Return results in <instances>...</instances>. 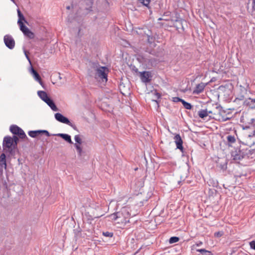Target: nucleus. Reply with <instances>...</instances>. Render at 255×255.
<instances>
[{
  "mask_svg": "<svg viewBox=\"0 0 255 255\" xmlns=\"http://www.w3.org/2000/svg\"><path fill=\"white\" fill-rule=\"evenodd\" d=\"M93 3V0H80L78 5L72 4V13L69 14L67 20L69 23H73L75 25L78 35L81 31V15L87 14L91 11Z\"/></svg>",
  "mask_w": 255,
  "mask_h": 255,
  "instance_id": "nucleus-1",
  "label": "nucleus"
},
{
  "mask_svg": "<svg viewBox=\"0 0 255 255\" xmlns=\"http://www.w3.org/2000/svg\"><path fill=\"white\" fill-rule=\"evenodd\" d=\"M110 217L115 221L116 224H119L121 227L129 222V214L125 207L123 208L121 211L111 214Z\"/></svg>",
  "mask_w": 255,
  "mask_h": 255,
  "instance_id": "nucleus-2",
  "label": "nucleus"
},
{
  "mask_svg": "<svg viewBox=\"0 0 255 255\" xmlns=\"http://www.w3.org/2000/svg\"><path fill=\"white\" fill-rule=\"evenodd\" d=\"M2 147L5 152H8L10 155L14 154L16 149L14 147L11 137L6 136L3 138Z\"/></svg>",
  "mask_w": 255,
  "mask_h": 255,
  "instance_id": "nucleus-3",
  "label": "nucleus"
},
{
  "mask_svg": "<svg viewBox=\"0 0 255 255\" xmlns=\"http://www.w3.org/2000/svg\"><path fill=\"white\" fill-rule=\"evenodd\" d=\"M96 71L95 74V78L97 80H101L103 82H107L108 80L107 74L109 72L108 69L106 67H101L98 68L94 67Z\"/></svg>",
  "mask_w": 255,
  "mask_h": 255,
  "instance_id": "nucleus-4",
  "label": "nucleus"
},
{
  "mask_svg": "<svg viewBox=\"0 0 255 255\" xmlns=\"http://www.w3.org/2000/svg\"><path fill=\"white\" fill-rule=\"evenodd\" d=\"M10 131L14 134V135H18L20 138H27L24 131L16 125L11 126L10 127Z\"/></svg>",
  "mask_w": 255,
  "mask_h": 255,
  "instance_id": "nucleus-5",
  "label": "nucleus"
},
{
  "mask_svg": "<svg viewBox=\"0 0 255 255\" xmlns=\"http://www.w3.org/2000/svg\"><path fill=\"white\" fill-rule=\"evenodd\" d=\"M137 59L140 60L141 63L148 66H154L157 64V60L155 58H150L139 55Z\"/></svg>",
  "mask_w": 255,
  "mask_h": 255,
  "instance_id": "nucleus-6",
  "label": "nucleus"
},
{
  "mask_svg": "<svg viewBox=\"0 0 255 255\" xmlns=\"http://www.w3.org/2000/svg\"><path fill=\"white\" fill-rule=\"evenodd\" d=\"M5 45L10 49H12L15 46V41L13 37L9 34L5 35L3 37Z\"/></svg>",
  "mask_w": 255,
  "mask_h": 255,
  "instance_id": "nucleus-7",
  "label": "nucleus"
},
{
  "mask_svg": "<svg viewBox=\"0 0 255 255\" xmlns=\"http://www.w3.org/2000/svg\"><path fill=\"white\" fill-rule=\"evenodd\" d=\"M74 139L76 142V143L74 144V146L77 150L78 155L81 156L83 153L82 148L80 146V144L82 142V139L80 138L79 135H76L74 137Z\"/></svg>",
  "mask_w": 255,
  "mask_h": 255,
  "instance_id": "nucleus-8",
  "label": "nucleus"
},
{
  "mask_svg": "<svg viewBox=\"0 0 255 255\" xmlns=\"http://www.w3.org/2000/svg\"><path fill=\"white\" fill-rule=\"evenodd\" d=\"M141 81L143 83H148L151 81V74L149 71H143L138 72Z\"/></svg>",
  "mask_w": 255,
  "mask_h": 255,
  "instance_id": "nucleus-9",
  "label": "nucleus"
},
{
  "mask_svg": "<svg viewBox=\"0 0 255 255\" xmlns=\"http://www.w3.org/2000/svg\"><path fill=\"white\" fill-rule=\"evenodd\" d=\"M54 117L57 121L63 124H67L69 126H72V124L69 119L67 118L64 117L61 114L58 113H56L54 115Z\"/></svg>",
  "mask_w": 255,
  "mask_h": 255,
  "instance_id": "nucleus-10",
  "label": "nucleus"
},
{
  "mask_svg": "<svg viewBox=\"0 0 255 255\" xmlns=\"http://www.w3.org/2000/svg\"><path fill=\"white\" fill-rule=\"evenodd\" d=\"M41 133H45L47 136H50L49 132L46 130H30L28 132V135L31 137H36Z\"/></svg>",
  "mask_w": 255,
  "mask_h": 255,
  "instance_id": "nucleus-11",
  "label": "nucleus"
},
{
  "mask_svg": "<svg viewBox=\"0 0 255 255\" xmlns=\"http://www.w3.org/2000/svg\"><path fill=\"white\" fill-rule=\"evenodd\" d=\"M231 156L234 160L239 161L244 158L243 152L239 149H236L232 151Z\"/></svg>",
  "mask_w": 255,
  "mask_h": 255,
  "instance_id": "nucleus-12",
  "label": "nucleus"
},
{
  "mask_svg": "<svg viewBox=\"0 0 255 255\" xmlns=\"http://www.w3.org/2000/svg\"><path fill=\"white\" fill-rule=\"evenodd\" d=\"M7 164L6 162V156L5 153H2L0 154V172L3 173V170L6 169Z\"/></svg>",
  "mask_w": 255,
  "mask_h": 255,
  "instance_id": "nucleus-13",
  "label": "nucleus"
},
{
  "mask_svg": "<svg viewBox=\"0 0 255 255\" xmlns=\"http://www.w3.org/2000/svg\"><path fill=\"white\" fill-rule=\"evenodd\" d=\"M174 142L176 145L177 148L180 149L182 152H183V141L180 135L178 134H176L174 137Z\"/></svg>",
  "mask_w": 255,
  "mask_h": 255,
  "instance_id": "nucleus-14",
  "label": "nucleus"
},
{
  "mask_svg": "<svg viewBox=\"0 0 255 255\" xmlns=\"http://www.w3.org/2000/svg\"><path fill=\"white\" fill-rule=\"evenodd\" d=\"M30 72L31 74L33 75L34 78L35 80L39 82V83L42 85V82L40 78V76H39V74L37 73V72L32 67H31L30 69Z\"/></svg>",
  "mask_w": 255,
  "mask_h": 255,
  "instance_id": "nucleus-15",
  "label": "nucleus"
},
{
  "mask_svg": "<svg viewBox=\"0 0 255 255\" xmlns=\"http://www.w3.org/2000/svg\"><path fill=\"white\" fill-rule=\"evenodd\" d=\"M55 135L61 137L63 139H64L65 141L68 142V143L70 144H73V142L71 140V136L68 134L66 133H58L55 134Z\"/></svg>",
  "mask_w": 255,
  "mask_h": 255,
  "instance_id": "nucleus-16",
  "label": "nucleus"
},
{
  "mask_svg": "<svg viewBox=\"0 0 255 255\" xmlns=\"http://www.w3.org/2000/svg\"><path fill=\"white\" fill-rule=\"evenodd\" d=\"M45 102L51 108V109L53 111H58V109L57 108L55 104H54V102L49 97L48 98V99H47L46 100V101Z\"/></svg>",
  "mask_w": 255,
  "mask_h": 255,
  "instance_id": "nucleus-17",
  "label": "nucleus"
},
{
  "mask_svg": "<svg viewBox=\"0 0 255 255\" xmlns=\"http://www.w3.org/2000/svg\"><path fill=\"white\" fill-rule=\"evenodd\" d=\"M244 104L249 106L252 109H255V99L250 98L244 102Z\"/></svg>",
  "mask_w": 255,
  "mask_h": 255,
  "instance_id": "nucleus-18",
  "label": "nucleus"
},
{
  "mask_svg": "<svg viewBox=\"0 0 255 255\" xmlns=\"http://www.w3.org/2000/svg\"><path fill=\"white\" fill-rule=\"evenodd\" d=\"M205 87V85L203 83L198 84L196 86L195 89L194 90L193 93L199 94V93H201L204 90Z\"/></svg>",
  "mask_w": 255,
  "mask_h": 255,
  "instance_id": "nucleus-19",
  "label": "nucleus"
},
{
  "mask_svg": "<svg viewBox=\"0 0 255 255\" xmlns=\"http://www.w3.org/2000/svg\"><path fill=\"white\" fill-rule=\"evenodd\" d=\"M17 11L18 16L17 24L23 23V21L25 23H27L26 20L25 19V18L24 16H23V15L22 14V13L21 12L20 10L19 9H18L17 10Z\"/></svg>",
  "mask_w": 255,
  "mask_h": 255,
  "instance_id": "nucleus-20",
  "label": "nucleus"
},
{
  "mask_svg": "<svg viewBox=\"0 0 255 255\" xmlns=\"http://www.w3.org/2000/svg\"><path fill=\"white\" fill-rule=\"evenodd\" d=\"M37 94L38 96L44 101L45 102L46 100L48 99L49 97L48 96L47 93L43 91H39L37 92Z\"/></svg>",
  "mask_w": 255,
  "mask_h": 255,
  "instance_id": "nucleus-21",
  "label": "nucleus"
},
{
  "mask_svg": "<svg viewBox=\"0 0 255 255\" xmlns=\"http://www.w3.org/2000/svg\"><path fill=\"white\" fill-rule=\"evenodd\" d=\"M217 166L223 171H225L227 168V162L226 160L224 162H220L219 161L217 162Z\"/></svg>",
  "mask_w": 255,
  "mask_h": 255,
  "instance_id": "nucleus-22",
  "label": "nucleus"
},
{
  "mask_svg": "<svg viewBox=\"0 0 255 255\" xmlns=\"http://www.w3.org/2000/svg\"><path fill=\"white\" fill-rule=\"evenodd\" d=\"M198 115L199 117L201 119H204L205 117L208 116L207 109L201 110L198 111Z\"/></svg>",
  "mask_w": 255,
  "mask_h": 255,
  "instance_id": "nucleus-23",
  "label": "nucleus"
},
{
  "mask_svg": "<svg viewBox=\"0 0 255 255\" xmlns=\"http://www.w3.org/2000/svg\"><path fill=\"white\" fill-rule=\"evenodd\" d=\"M222 113L225 114L224 112H220V118L218 120L220 122H225L228 120H229L231 119L230 117H228L227 116H225L224 115H222Z\"/></svg>",
  "mask_w": 255,
  "mask_h": 255,
  "instance_id": "nucleus-24",
  "label": "nucleus"
},
{
  "mask_svg": "<svg viewBox=\"0 0 255 255\" xmlns=\"http://www.w3.org/2000/svg\"><path fill=\"white\" fill-rule=\"evenodd\" d=\"M18 24L19 26L20 30L23 32V34H24L29 30V29L23 24V23H18Z\"/></svg>",
  "mask_w": 255,
  "mask_h": 255,
  "instance_id": "nucleus-25",
  "label": "nucleus"
},
{
  "mask_svg": "<svg viewBox=\"0 0 255 255\" xmlns=\"http://www.w3.org/2000/svg\"><path fill=\"white\" fill-rule=\"evenodd\" d=\"M12 140L13 144H14V147H15V149H16L17 143L19 141V138L16 135H13V137H12Z\"/></svg>",
  "mask_w": 255,
  "mask_h": 255,
  "instance_id": "nucleus-26",
  "label": "nucleus"
},
{
  "mask_svg": "<svg viewBox=\"0 0 255 255\" xmlns=\"http://www.w3.org/2000/svg\"><path fill=\"white\" fill-rule=\"evenodd\" d=\"M24 35L30 39H33L34 37V34L32 31H31L29 29L26 32Z\"/></svg>",
  "mask_w": 255,
  "mask_h": 255,
  "instance_id": "nucleus-27",
  "label": "nucleus"
},
{
  "mask_svg": "<svg viewBox=\"0 0 255 255\" xmlns=\"http://www.w3.org/2000/svg\"><path fill=\"white\" fill-rule=\"evenodd\" d=\"M182 104L186 109L190 110L192 108V106L190 103L185 101L184 100L182 101Z\"/></svg>",
  "mask_w": 255,
  "mask_h": 255,
  "instance_id": "nucleus-28",
  "label": "nucleus"
},
{
  "mask_svg": "<svg viewBox=\"0 0 255 255\" xmlns=\"http://www.w3.org/2000/svg\"><path fill=\"white\" fill-rule=\"evenodd\" d=\"M179 240V238L177 237H172L169 239V243L173 244L175 243H177Z\"/></svg>",
  "mask_w": 255,
  "mask_h": 255,
  "instance_id": "nucleus-29",
  "label": "nucleus"
},
{
  "mask_svg": "<svg viewBox=\"0 0 255 255\" xmlns=\"http://www.w3.org/2000/svg\"><path fill=\"white\" fill-rule=\"evenodd\" d=\"M227 140L229 142L231 143H234L236 141V139L234 136H232L231 135H229L227 136Z\"/></svg>",
  "mask_w": 255,
  "mask_h": 255,
  "instance_id": "nucleus-30",
  "label": "nucleus"
},
{
  "mask_svg": "<svg viewBox=\"0 0 255 255\" xmlns=\"http://www.w3.org/2000/svg\"><path fill=\"white\" fill-rule=\"evenodd\" d=\"M143 5L148 7L150 0H138Z\"/></svg>",
  "mask_w": 255,
  "mask_h": 255,
  "instance_id": "nucleus-31",
  "label": "nucleus"
},
{
  "mask_svg": "<svg viewBox=\"0 0 255 255\" xmlns=\"http://www.w3.org/2000/svg\"><path fill=\"white\" fill-rule=\"evenodd\" d=\"M102 234L103 236L106 237H109L112 238L113 237L114 234L113 232H103L102 233Z\"/></svg>",
  "mask_w": 255,
  "mask_h": 255,
  "instance_id": "nucleus-32",
  "label": "nucleus"
},
{
  "mask_svg": "<svg viewBox=\"0 0 255 255\" xmlns=\"http://www.w3.org/2000/svg\"><path fill=\"white\" fill-rule=\"evenodd\" d=\"M147 41L149 43L151 44L154 42V38L150 35H147Z\"/></svg>",
  "mask_w": 255,
  "mask_h": 255,
  "instance_id": "nucleus-33",
  "label": "nucleus"
},
{
  "mask_svg": "<svg viewBox=\"0 0 255 255\" xmlns=\"http://www.w3.org/2000/svg\"><path fill=\"white\" fill-rule=\"evenodd\" d=\"M173 101L175 102H181L182 103V101H183V99L179 98V97H174L173 98Z\"/></svg>",
  "mask_w": 255,
  "mask_h": 255,
  "instance_id": "nucleus-34",
  "label": "nucleus"
},
{
  "mask_svg": "<svg viewBox=\"0 0 255 255\" xmlns=\"http://www.w3.org/2000/svg\"><path fill=\"white\" fill-rule=\"evenodd\" d=\"M250 247L252 249L255 250V240L250 243Z\"/></svg>",
  "mask_w": 255,
  "mask_h": 255,
  "instance_id": "nucleus-35",
  "label": "nucleus"
},
{
  "mask_svg": "<svg viewBox=\"0 0 255 255\" xmlns=\"http://www.w3.org/2000/svg\"><path fill=\"white\" fill-rule=\"evenodd\" d=\"M223 235V232H216L214 234V236L216 237H220Z\"/></svg>",
  "mask_w": 255,
  "mask_h": 255,
  "instance_id": "nucleus-36",
  "label": "nucleus"
},
{
  "mask_svg": "<svg viewBox=\"0 0 255 255\" xmlns=\"http://www.w3.org/2000/svg\"><path fill=\"white\" fill-rule=\"evenodd\" d=\"M205 249H197L196 251L198 252H200L202 255H204V253L206 252Z\"/></svg>",
  "mask_w": 255,
  "mask_h": 255,
  "instance_id": "nucleus-37",
  "label": "nucleus"
},
{
  "mask_svg": "<svg viewBox=\"0 0 255 255\" xmlns=\"http://www.w3.org/2000/svg\"><path fill=\"white\" fill-rule=\"evenodd\" d=\"M155 95L156 96V98L157 99H158L160 98V94L159 93H157V92H154Z\"/></svg>",
  "mask_w": 255,
  "mask_h": 255,
  "instance_id": "nucleus-38",
  "label": "nucleus"
},
{
  "mask_svg": "<svg viewBox=\"0 0 255 255\" xmlns=\"http://www.w3.org/2000/svg\"><path fill=\"white\" fill-rule=\"evenodd\" d=\"M202 244H203L202 242L200 241V242H198V243H196V244L194 245V246L200 247V246H202Z\"/></svg>",
  "mask_w": 255,
  "mask_h": 255,
  "instance_id": "nucleus-39",
  "label": "nucleus"
},
{
  "mask_svg": "<svg viewBox=\"0 0 255 255\" xmlns=\"http://www.w3.org/2000/svg\"><path fill=\"white\" fill-rule=\"evenodd\" d=\"M209 114H213V115H216L215 112L214 111L207 110V114L208 115Z\"/></svg>",
  "mask_w": 255,
  "mask_h": 255,
  "instance_id": "nucleus-40",
  "label": "nucleus"
},
{
  "mask_svg": "<svg viewBox=\"0 0 255 255\" xmlns=\"http://www.w3.org/2000/svg\"><path fill=\"white\" fill-rule=\"evenodd\" d=\"M204 255H213V254L211 252L206 250V252L204 253Z\"/></svg>",
  "mask_w": 255,
  "mask_h": 255,
  "instance_id": "nucleus-41",
  "label": "nucleus"
},
{
  "mask_svg": "<svg viewBox=\"0 0 255 255\" xmlns=\"http://www.w3.org/2000/svg\"><path fill=\"white\" fill-rule=\"evenodd\" d=\"M24 54H25V55L26 58L27 59V60L29 61V62L31 64L30 58H29V57L27 53V52L26 51H24Z\"/></svg>",
  "mask_w": 255,
  "mask_h": 255,
  "instance_id": "nucleus-42",
  "label": "nucleus"
},
{
  "mask_svg": "<svg viewBox=\"0 0 255 255\" xmlns=\"http://www.w3.org/2000/svg\"><path fill=\"white\" fill-rule=\"evenodd\" d=\"M133 70H134L136 73L139 72L138 71L137 68H135V67L132 69Z\"/></svg>",
  "mask_w": 255,
  "mask_h": 255,
  "instance_id": "nucleus-43",
  "label": "nucleus"
},
{
  "mask_svg": "<svg viewBox=\"0 0 255 255\" xmlns=\"http://www.w3.org/2000/svg\"><path fill=\"white\" fill-rule=\"evenodd\" d=\"M255 7V0H253V7L254 8Z\"/></svg>",
  "mask_w": 255,
  "mask_h": 255,
  "instance_id": "nucleus-44",
  "label": "nucleus"
},
{
  "mask_svg": "<svg viewBox=\"0 0 255 255\" xmlns=\"http://www.w3.org/2000/svg\"><path fill=\"white\" fill-rule=\"evenodd\" d=\"M252 154H255V148H253L252 150Z\"/></svg>",
  "mask_w": 255,
  "mask_h": 255,
  "instance_id": "nucleus-45",
  "label": "nucleus"
},
{
  "mask_svg": "<svg viewBox=\"0 0 255 255\" xmlns=\"http://www.w3.org/2000/svg\"><path fill=\"white\" fill-rule=\"evenodd\" d=\"M255 121V119H252L251 120V122L252 124Z\"/></svg>",
  "mask_w": 255,
  "mask_h": 255,
  "instance_id": "nucleus-46",
  "label": "nucleus"
},
{
  "mask_svg": "<svg viewBox=\"0 0 255 255\" xmlns=\"http://www.w3.org/2000/svg\"><path fill=\"white\" fill-rule=\"evenodd\" d=\"M216 109H217V110H218V109H219V111H220V110H221V108L218 107V106H216Z\"/></svg>",
  "mask_w": 255,
  "mask_h": 255,
  "instance_id": "nucleus-47",
  "label": "nucleus"
},
{
  "mask_svg": "<svg viewBox=\"0 0 255 255\" xmlns=\"http://www.w3.org/2000/svg\"><path fill=\"white\" fill-rule=\"evenodd\" d=\"M66 8H67V9H70V6H67L66 7Z\"/></svg>",
  "mask_w": 255,
  "mask_h": 255,
  "instance_id": "nucleus-48",
  "label": "nucleus"
},
{
  "mask_svg": "<svg viewBox=\"0 0 255 255\" xmlns=\"http://www.w3.org/2000/svg\"><path fill=\"white\" fill-rule=\"evenodd\" d=\"M209 117H210V118H213V119H215V117H212V116H210Z\"/></svg>",
  "mask_w": 255,
  "mask_h": 255,
  "instance_id": "nucleus-49",
  "label": "nucleus"
},
{
  "mask_svg": "<svg viewBox=\"0 0 255 255\" xmlns=\"http://www.w3.org/2000/svg\"><path fill=\"white\" fill-rule=\"evenodd\" d=\"M11 0V1H12L13 2H14V3L15 2L14 0Z\"/></svg>",
  "mask_w": 255,
  "mask_h": 255,
  "instance_id": "nucleus-50",
  "label": "nucleus"
},
{
  "mask_svg": "<svg viewBox=\"0 0 255 255\" xmlns=\"http://www.w3.org/2000/svg\"><path fill=\"white\" fill-rule=\"evenodd\" d=\"M161 19H162V18H159L158 20H161Z\"/></svg>",
  "mask_w": 255,
  "mask_h": 255,
  "instance_id": "nucleus-51",
  "label": "nucleus"
},
{
  "mask_svg": "<svg viewBox=\"0 0 255 255\" xmlns=\"http://www.w3.org/2000/svg\"><path fill=\"white\" fill-rule=\"evenodd\" d=\"M59 78L60 79H62V78L61 77V76H60V75H59Z\"/></svg>",
  "mask_w": 255,
  "mask_h": 255,
  "instance_id": "nucleus-52",
  "label": "nucleus"
},
{
  "mask_svg": "<svg viewBox=\"0 0 255 255\" xmlns=\"http://www.w3.org/2000/svg\"><path fill=\"white\" fill-rule=\"evenodd\" d=\"M122 86H123V85H122V84H121V85H120V88H122Z\"/></svg>",
  "mask_w": 255,
  "mask_h": 255,
  "instance_id": "nucleus-53",
  "label": "nucleus"
}]
</instances>
